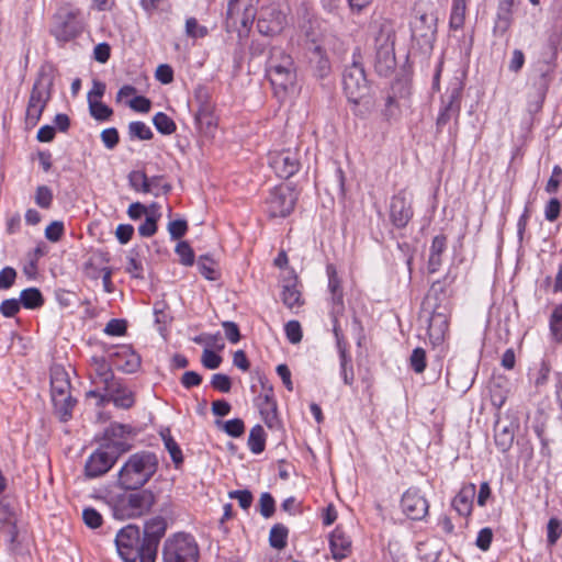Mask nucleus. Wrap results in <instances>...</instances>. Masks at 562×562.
I'll use <instances>...</instances> for the list:
<instances>
[{"instance_id":"nucleus-1","label":"nucleus","mask_w":562,"mask_h":562,"mask_svg":"<svg viewBox=\"0 0 562 562\" xmlns=\"http://www.w3.org/2000/svg\"><path fill=\"white\" fill-rule=\"evenodd\" d=\"M158 465V458L154 452L133 453L119 471L117 485L126 491L138 490L156 474Z\"/></svg>"},{"instance_id":"nucleus-2","label":"nucleus","mask_w":562,"mask_h":562,"mask_svg":"<svg viewBox=\"0 0 562 562\" xmlns=\"http://www.w3.org/2000/svg\"><path fill=\"white\" fill-rule=\"evenodd\" d=\"M267 76L276 93H286L296 83V68L291 55L281 47H272L267 61Z\"/></svg>"},{"instance_id":"nucleus-3","label":"nucleus","mask_w":562,"mask_h":562,"mask_svg":"<svg viewBox=\"0 0 562 562\" xmlns=\"http://www.w3.org/2000/svg\"><path fill=\"white\" fill-rule=\"evenodd\" d=\"M50 396L54 413L60 422H68L72 417L77 400L71 396L69 375L61 366L50 368Z\"/></svg>"},{"instance_id":"nucleus-4","label":"nucleus","mask_w":562,"mask_h":562,"mask_svg":"<svg viewBox=\"0 0 562 562\" xmlns=\"http://www.w3.org/2000/svg\"><path fill=\"white\" fill-rule=\"evenodd\" d=\"M162 562H199L200 547L188 532L169 536L162 546Z\"/></svg>"},{"instance_id":"nucleus-5","label":"nucleus","mask_w":562,"mask_h":562,"mask_svg":"<svg viewBox=\"0 0 562 562\" xmlns=\"http://www.w3.org/2000/svg\"><path fill=\"white\" fill-rule=\"evenodd\" d=\"M90 380L93 389L87 392V397H94L101 402L109 393H113L115 387L120 386L121 379L114 375L110 363L104 357L91 358Z\"/></svg>"},{"instance_id":"nucleus-6","label":"nucleus","mask_w":562,"mask_h":562,"mask_svg":"<svg viewBox=\"0 0 562 562\" xmlns=\"http://www.w3.org/2000/svg\"><path fill=\"white\" fill-rule=\"evenodd\" d=\"M53 79L45 75L40 74L36 78L27 101L25 112V125L32 128L37 125L42 114L52 98Z\"/></svg>"},{"instance_id":"nucleus-7","label":"nucleus","mask_w":562,"mask_h":562,"mask_svg":"<svg viewBox=\"0 0 562 562\" xmlns=\"http://www.w3.org/2000/svg\"><path fill=\"white\" fill-rule=\"evenodd\" d=\"M119 555L125 562H143L145 544L140 539L139 528L135 525L123 527L115 537Z\"/></svg>"},{"instance_id":"nucleus-8","label":"nucleus","mask_w":562,"mask_h":562,"mask_svg":"<svg viewBox=\"0 0 562 562\" xmlns=\"http://www.w3.org/2000/svg\"><path fill=\"white\" fill-rule=\"evenodd\" d=\"M297 193L286 184L276 186L265 200L266 212L270 217H286L296 204Z\"/></svg>"},{"instance_id":"nucleus-9","label":"nucleus","mask_w":562,"mask_h":562,"mask_svg":"<svg viewBox=\"0 0 562 562\" xmlns=\"http://www.w3.org/2000/svg\"><path fill=\"white\" fill-rule=\"evenodd\" d=\"M395 35L390 31L381 30L375 37V71L383 77L391 75L396 67Z\"/></svg>"},{"instance_id":"nucleus-10","label":"nucleus","mask_w":562,"mask_h":562,"mask_svg":"<svg viewBox=\"0 0 562 562\" xmlns=\"http://www.w3.org/2000/svg\"><path fill=\"white\" fill-rule=\"evenodd\" d=\"M167 520L161 516L153 517L145 522L143 537L145 552L143 557V562L156 561L158 547L161 538L165 536L167 531Z\"/></svg>"},{"instance_id":"nucleus-11","label":"nucleus","mask_w":562,"mask_h":562,"mask_svg":"<svg viewBox=\"0 0 562 562\" xmlns=\"http://www.w3.org/2000/svg\"><path fill=\"white\" fill-rule=\"evenodd\" d=\"M344 91L348 100L371 94V88L361 64L352 63L342 75Z\"/></svg>"},{"instance_id":"nucleus-12","label":"nucleus","mask_w":562,"mask_h":562,"mask_svg":"<svg viewBox=\"0 0 562 562\" xmlns=\"http://www.w3.org/2000/svg\"><path fill=\"white\" fill-rule=\"evenodd\" d=\"M155 503V495L148 490L131 493L119 501L115 507V514L122 512V517H139L149 512Z\"/></svg>"},{"instance_id":"nucleus-13","label":"nucleus","mask_w":562,"mask_h":562,"mask_svg":"<svg viewBox=\"0 0 562 562\" xmlns=\"http://www.w3.org/2000/svg\"><path fill=\"white\" fill-rule=\"evenodd\" d=\"M269 166L281 179L293 177L301 168L299 149L286 148L269 154Z\"/></svg>"},{"instance_id":"nucleus-14","label":"nucleus","mask_w":562,"mask_h":562,"mask_svg":"<svg viewBox=\"0 0 562 562\" xmlns=\"http://www.w3.org/2000/svg\"><path fill=\"white\" fill-rule=\"evenodd\" d=\"M390 221L398 229L405 228L414 216L412 195L406 189H401L390 201Z\"/></svg>"},{"instance_id":"nucleus-15","label":"nucleus","mask_w":562,"mask_h":562,"mask_svg":"<svg viewBox=\"0 0 562 562\" xmlns=\"http://www.w3.org/2000/svg\"><path fill=\"white\" fill-rule=\"evenodd\" d=\"M82 32V23L78 19V12L68 11L55 16L52 35L57 42L67 43L76 38Z\"/></svg>"},{"instance_id":"nucleus-16","label":"nucleus","mask_w":562,"mask_h":562,"mask_svg":"<svg viewBox=\"0 0 562 562\" xmlns=\"http://www.w3.org/2000/svg\"><path fill=\"white\" fill-rule=\"evenodd\" d=\"M136 434L130 425L112 423L104 430V440L108 447L114 448L117 452H126L132 449V440Z\"/></svg>"},{"instance_id":"nucleus-17","label":"nucleus","mask_w":562,"mask_h":562,"mask_svg":"<svg viewBox=\"0 0 562 562\" xmlns=\"http://www.w3.org/2000/svg\"><path fill=\"white\" fill-rule=\"evenodd\" d=\"M431 308V315L428 324V336L432 345H439L443 341L449 329V308L447 304H434L426 306Z\"/></svg>"},{"instance_id":"nucleus-18","label":"nucleus","mask_w":562,"mask_h":562,"mask_svg":"<svg viewBox=\"0 0 562 562\" xmlns=\"http://www.w3.org/2000/svg\"><path fill=\"white\" fill-rule=\"evenodd\" d=\"M286 25V14L278 7L262 8L257 21L258 31L267 36L280 34Z\"/></svg>"},{"instance_id":"nucleus-19","label":"nucleus","mask_w":562,"mask_h":562,"mask_svg":"<svg viewBox=\"0 0 562 562\" xmlns=\"http://www.w3.org/2000/svg\"><path fill=\"white\" fill-rule=\"evenodd\" d=\"M403 513L412 520H423L429 510L428 501L416 487H409L401 498Z\"/></svg>"},{"instance_id":"nucleus-20","label":"nucleus","mask_w":562,"mask_h":562,"mask_svg":"<svg viewBox=\"0 0 562 562\" xmlns=\"http://www.w3.org/2000/svg\"><path fill=\"white\" fill-rule=\"evenodd\" d=\"M412 38L420 46L431 47L436 34L435 19L426 12L418 13L411 23Z\"/></svg>"},{"instance_id":"nucleus-21","label":"nucleus","mask_w":562,"mask_h":562,"mask_svg":"<svg viewBox=\"0 0 562 562\" xmlns=\"http://www.w3.org/2000/svg\"><path fill=\"white\" fill-rule=\"evenodd\" d=\"M263 392L256 398V406L259 409L263 423L269 428H276L279 425L278 406L274 400L272 386H262Z\"/></svg>"},{"instance_id":"nucleus-22","label":"nucleus","mask_w":562,"mask_h":562,"mask_svg":"<svg viewBox=\"0 0 562 562\" xmlns=\"http://www.w3.org/2000/svg\"><path fill=\"white\" fill-rule=\"evenodd\" d=\"M116 461V457L103 449H97L87 459L85 464V474L89 479L104 475L109 472Z\"/></svg>"},{"instance_id":"nucleus-23","label":"nucleus","mask_w":562,"mask_h":562,"mask_svg":"<svg viewBox=\"0 0 562 562\" xmlns=\"http://www.w3.org/2000/svg\"><path fill=\"white\" fill-rule=\"evenodd\" d=\"M518 424L513 420L498 419L494 428L495 445L502 452H506L513 446Z\"/></svg>"},{"instance_id":"nucleus-24","label":"nucleus","mask_w":562,"mask_h":562,"mask_svg":"<svg viewBox=\"0 0 562 562\" xmlns=\"http://www.w3.org/2000/svg\"><path fill=\"white\" fill-rule=\"evenodd\" d=\"M476 486L474 483L463 485L452 499V507L462 517H469L473 510Z\"/></svg>"},{"instance_id":"nucleus-25","label":"nucleus","mask_w":562,"mask_h":562,"mask_svg":"<svg viewBox=\"0 0 562 562\" xmlns=\"http://www.w3.org/2000/svg\"><path fill=\"white\" fill-rule=\"evenodd\" d=\"M329 546L336 560L345 559L351 552V539L340 526H337L330 533Z\"/></svg>"},{"instance_id":"nucleus-26","label":"nucleus","mask_w":562,"mask_h":562,"mask_svg":"<svg viewBox=\"0 0 562 562\" xmlns=\"http://www.w3.org/2000/svg\"><path fill=\"white\" fill-rule=\"evenodd\" d=\"M109 402H112L116 407L128 409L134 405L135 398L133 392L122 381L113 393H109V396H105L101 402H97V406L102 407Z\"/></svg>"},{"instance_id":"nucleus-27","label":"nucleus","mask_w":562,"mask_h":562,"mask_svg":"<svg viewBox=\"0 0 562 562\" xmlns=\"http://www.w3.org/2000/svg\"><path fill=\"white\" fill-rule=\"evenodd\" d=\"M514 0H501L497 8V19L494 25V33L503 35L512 24V10Z\"/></svg>"},{"instance_id":"nucleus-28","label":"nucleus","mask_w":562,"mask_h":562,"mask_svg":"<svg viewBox=\"0 0 562 562\" xmlns=\"http://www.w3.org/2000/svg\"><path fill=\"white\" fill-rule=\"evenodd\" d=\"M199 108L195 112V121L196 123L203 127H212L215 126V116H214V105L207 100H202L201 97H198Z\"/></svg>"},{"instance_id":"nucleus-29","label":"nucleus","mask_w":562,"mask_h":562,"mask_svg":"<svg viewBox=\"0 0 562 562\" xmlns=\"http://www.w3.org/2000/svg\"><path fill=\"white\" fill-rule=\"evenodd\" d=\"M281 299L283 304L293 310L303 305L301 291L297 289L296 281L290 280L282 286Z\"/></svg>"},{"instance_id":"nucleus-30","label":"nucleus","mask_w":562,"mask_h":562,"mask_svg":"<svg viewBox=\"0 0 562 562\" xmlns=\"http://www.w3.org/2000/svg\"><path fill=\"white\" fill-rule=\"evenodd\" d=\"M352 104L351 112L360 119H367L374 110L375 102L372 94L348 100Z\"/></svg>"},{"instance_id":"nucleus-31","label":"nucleus","mask_w":562,"mask_h":562,"mask_svg":"<svg viewBox=\"0 0 562 562\" xmlns=\"http://www.w3.org/2000/svg\"><path fill=\"white\" fill-rule=\"evenodd\" d=\"M20 303L24 308L36 310L44 305V297L37 288H27L20 294Z\"/></svg>"},{"instance_id":"nucleus-32","label":"nucleus","mask_w":562,"mask_h":562,"mask_svg":"<svg viewBox=\"0 0 562 562\" xmlns=\"http://www.w3.org/2000/svg\"><path fill=\"white\" fill-rule=\"evenodd\" d=\"M311 61L315 64L317 75L321 78H324L329 74L330 61L322 46H314V48L312 49Z\"/></svg>"},{"instance_id":"nucleus-33","label":"nucleus","mask_w":562,"mask_h":562,"mask_svg":"<svg viewBox=\"0 0 562 562\" xmlns=\"http://www.w3.org/2000/svg\"><path fill=\"white\" fill-rule=\"evenodd\" d=\"M289 529L283 524H276L270 529L269 543L273 549L282 550L288 544Z\"/></svg>"},{"instance_id":"nucleus-34","label":"nucleus","mask_w":562,"mask_h":562,"mask_svg":"<svg viewBox=\"0 0 562 562\" xmlns=\"http://www.w3.org/2000/svg\"><path fill=\"white\" fill-rule=\"evenodd\" d=\"M248 448L255 453H261L266 448V432L261 425H255L249 432Z\"/></svg>"},{"instance_id":"nucleus-35","label":"nucleus","mask_w":562,"mask_h":562,"mask_svg":"<svg viewBox=\"0 0 562 562\" xmlns=\"http://www.w3.org/2000/svg\"><path fill=\"white\" fill-rule=\"evenodd\" d=\"M446 282L445 281H435L425 300L426 306H432L434 304H445L443 301L447 300L446 295Z\"/></svg>"},{"instance_id":"nucleus-36","label":"nucleus","mask_w":562,"mask_h":562,"mask_svg":"<svg viewBox=\"0 0 562 562\" xmlns=\"http://www.w3.org/2000/svg\"><path fill=\"white\" fill-rule=\"evenodd\" d=\"M165 448L169 452L172 462L177 469H179L183 463V456L182 451L179 447V445L176 442V440L170 435L169 430L165 434H161Z\"/></svg>"},{"instance_id":"nucleus-37","label":"nucleus","mask_w":562,"mask_h":562,"mask_svg":"<svg viewBox=\"0 0 562 562\" xmlns=\"http://www.w3.org/2000/svg\"><path fill=\"white\" fill-rule=\"evenodd\" d=\"M461 108L460 105H451L447 103H441V108L437 117V128H442L447 125L451 120H458L460 115Z\"/></svg>"},{"instance_id":"nucleus-38","label":"nucleus","mask_w":562,"mask_h":562,"mask_svg":"<svg viewBox=\"0 0 562 562\" xmlns=\"http://www.w3.org/2000/svg\"><path fill=\"white\" fill-rule=\"evenodd\" d=\"M128 137L130 139L149 140L154 137V134L148 125L142 121H134L128 124Z\"/></svg>"},{"instance_id":"nucleus-39","label":"nucleus","mask_w":562,"mask_h":562,"mask_svg":"<svg viewBox=\"0 0 562 562\" xmlns=\"http://www.w3.org/2000/svg\"><path fill=\"white\" fill-rule=\"evenodd\" d=\"M153 124L164 135H170L177 130L175 121L164 112H158L154 115Z\"/></svg>"},{"instance_id":"nucleus-40","label":"nucleus","mask_w":562,"mask_h":562,"mask_svg":"<svg viewBox=\"0 0 562 562\" xmlns=\"http://www.w3.org/2000/svg\"><path fill=\"white\" fill-rule=\"evenodd\" d=\"M462 91L463 86L459 80L451 82L441 97V103L461 106Z\"/></svg>"},{"instance_id":"nucleus-41","label":"nucleus","mask_w":562,"mask_h":562,"mask_svg":"<svg viewBox=\"0 0 562 562\" xmlns=\"http://www.w3.org/2000/svg\"><path fill=\"white\" fill-rule=\"evenodd\" d=\"M339 353V360H340V375L344 380V383L346 385H351L355 380V373L352 368V360L350 355L347 351H341Z\"/></svg>"},{"instance_id":"nucleus-42","label":"nucleus","mask_w":562,"mask_h":562,"mask_svg":"<svg viewBox=\"0 0 562 562\" xmlns=\"http://www.w3.org/2000/svg\"><path fill=\"white\" fill-rule=\"evenodd\" d=\"M184 32L188 37L193 40L204 38L209 35V29L200 24L193 16L186 20Z\"/></svg>"},{"instance_id":"nucleus-43","label":"nucleus","mask_w":562,"mask_h":562,"mask_svg":"<svg viewBox=\"0 0 562 562\" xmlns=\"http://www.w3.org/2000/svg\"><path fill=\"white\" fill-rule=\"evenodd\" d=\"M89 111L94 120L102 122L108 121L113 114V110L99 100L89 102Z\"/></svg>"},{"instance_id":"nucleus-44","label":"nucleus","mask_w":562,"mask_h":562,"mask_svg":"<svg viewBox=\"0 0 562 562\" xmlns=\"http://www.w3.org/2000/svg\"><path fill=\"white\" fill-rule=\"evenodd\" d=\"M550 331L557 341L562 340V304L554 307L549 319Z\"/></svg>"},{"instance_id":"nucleus-45","label":"nucleus","mask_w":562,"mask_h":562,"mask_svg":"<svg viewBox=\"0 0 562 562\" xmlns=\"http://www.w3.org/2000/svg\"><path fill=\"white\" fill-rule=\"evenodd\" d=\"M34 201L41 209H49L54 201V194L49 187L38 186L35 190Z\"/></svg>"},{"instance_id":"nucleus-46","label":"nucleus","mask_w":562,"mask_h":562,"mask_svg":"<svg viewBox=\"0 0 562 562\" xmlns=\"http://www.w3.org/2000/svg\"><path fill=\"white\" fill-rule=\"evenodd\" d=\"M113 356L117 358H126L125 366H123L122 369L128 373L136 371L140 364L139 357L127 348H123L121 351L115 352Z\"/></svg>"},{"instance_id":"nucleus-47","label":"nucleus","mask_w":562,"mask_h":562,"mask_svg":"<svg viewBox=\"0 0 562 562\" xmlns=\"http://www.w3.org/2000/svg\"><path fill=\"white\" fill-rule=\"evenodd\" d=\"M198 268L200 273L207 280L214 281L218 278V272L214 268V261L207 256L199 258Z\"/></svg>"},{"instance_id":"nucleus-48","label":"nucleus","mask_w":562,"mask_h":562,"mask_svg":"<svg viewBox=\"0 0 562 562\" xmlns=\"http://www.w3.org/2000/svg\"><path fill=\"white\" fill-rule=\"evenodd\" d=\"M409 364L416 373H423L427 366L426 351L420 347L415 348L409 357Z\"/></svg>"},{"instance_id":"nucleus-49","label":"nucleus","mask_w":562,"mask_h":562,"mask_svg":"<svg viewBox=\"0 0 562 562\" xmlns=\"http://www.w3.org/2000/svg\"><path fill=\"white\" fill-rule=\"evenodd\" d=\"M161 176H155L151 178L147 177L148 191H144V193H153L155 196H158L160 193H168L171 190V186L169 183L162 182Z\"/></svg>"},{"instance_id":"nucleus-50","label":"nucleus","mask_w":562,"mask_h":562,"mask_svg":"<svg viewBox=\"0 0 562 562\" xmlns=\"http://www.w3.org/2000/svg\"><path fill=\"white\" fill-rule=\"evenodd\" d=\"M562 535V524L561 520L552 517L549 519L547 525V541L550 546H553L557 543L559 538Z\"/></svg>"},{"instance_id":"nucleus-51","label":"nucleus","mask_w":562,"mask_h":562,"mask_svg":"<svg viewBox=\"0 0 562 562\" xmlns=\"http://www.w3.org/2000/svg\"><path fill=\"white\" fill-rule=\"evenodd\" d=\"M127 323L125 319L112 318L105 325L103 331L109 336L120 337L126 334Z\"/></svg>"},{"instance_id":"nucleus-52","label":"nucleus","mask_w":562,"mask_h":562,"mask_svg":"<svg viewBox=\"0 0 562 562\" xmlns=\"http://www.w3.org/2000/svg\"><path fill=\"white\" fill-rule=\"evenodd\" d=\"M259 510L265 518H270L276 512V502L272 495L265 492L260 495Z\"/></svg>"},{"instance_id":"nucleus-53","label":"nucleus","mask_w":562,"mask_h":562,"mask_svg":"<svg viewBox=\"0 0 562 562\" xmlns=\"http://www.w3.org/2000/svg\"><path fill=\"white\" fill-rule=\"evenodd\" d=\"M284 331L288 340L291 344H299L302 340L303 334H302V327L300 322L297 321H289L284 325Z\"/></svg>"},{"instance_id":"nucleus-54","label":"nucleus","mask_w":562,"mask_h":562,"mask_svg":"<svg viewBox=\"0 0 562 562\" xmlns=\"http://www.w3.org/2000/svg\"><path fill=\"white\" fill-rule=\"evenodd\" d=\"M65 234V225L61 221H54L45 228V237L52 243H57Z\"/></svg>"},{"instance_id":"nucleus-55","label":"nucleus","mask_w":562,"mask_h":562,"mask_svg":"<svg viewBox=\"0 0 562 562\" xmlns=\"http://www.w3.org/2000/svg\"><path fill=\"white\" fill-rule=\"evenodd\" d=\"M82 519L86 526L91 529L99 528L103 522L101 514L92 507H87L83 509Z\"/></svg>"},{"instance_id":"nucleus-56","label":"nucleus","mask_w":562,"mask_h":562,"mask_svg":"<svg viewBox=\"0 0 562 562\" xmlns=\"http://www.w3.org/2000/svg\"><path fill=\"white\" fill-rule=\"evenodd\" d=\"M176 254L180 258V262L184 266H192L194 262V252L187 241H180L176 247Z\"/></svg>"},{"instance_id":"nucleus-57","label":"nucleus","mask_w":562,"mask_h":562,"mask_svg":"<svg viewBox=\"0 0 562 562\" xmlns=\"http://www.w3.org/2000/svg\"><path fill=\"white\" fill-rule=\"evenodd\" d=\"M228 497L231 499H237L239 506L245 510H247L251 506L254 501V496L249 490L231 491L228 492Z\"/></svg>"},{"instance_id":"nucleus-58","label":"nucleus","mask_w":562,"mask_h":562,"mask_svg":"<svg viewBox=\"0 0 562 562\" xmlns=\"http://www.w3.org/2000/svg\"><path fill=\"white\" fill-rule=\"evenodd\" d=\"M211 385L218 392L228 393L232 389V380L224 373H215L211 379Z\"/></svg>"},{"instance_id":"nucleus-59","label":"nucleus","mask_w":562,"mask_h":562,"mask_svg":"<svg viewBox=\"0 0 562 562\" xmlns=\"http://www.w3.org/2000/svg\"><path fill=\"white\" fill-rule=\"evenodd\" d=\"M223 429L228 436L238 438L245 432V424L240 418H234L225 422Z\"/></svg>"},{"instance_id":"nucleus-60","label":"nucleus","mask_w":562,"mask_h":562,"mask_svg":"<svg viewBox=\"0 0 562 562\" xmlns=\"http://www.w3.org/2000/svg\"><path fill=\"white\" fill-rule=\"evenodd\" d=\"M222 360V357L215 353L213 350L209 348L203 350L201 362L204 368L209 370H215L221 366Z\"/></svg>"},{"instance_id":"nucleus-61","label":"nucleus","mask_w":562,"mask_h":562,"mask_svg":"<svg viewBox=\"0 0 562 562\" xmlns=\"http://www.w3.org/2000/svg\"><path fill=\"white\" fill-rule=\"evenodd\" d=\"M131 187L144 193V191H148L147 176L143 171H133L128 176Z\"/></svg>"},{"instance_id":"nucleus-62","label":"nucleus","mask_w":562,"mask_h":562,"mask_svg":"<svg viewBox=\"0 0 562 562\" xmlns=\"http://www.w3.org/2000/svg\"><path fill=\"white\" fill-rule=\"evenodd\" d=\"M158 215H147L144 223L138 227L142 237H151L157 232Z\"/></svg>"},{"instance_id":"nucleus-63","label":"nucleus","mask_w":562,"mask_h":562,"mask_svg":"<svg viewBox=\"0 0 562 562\" xmlns=\"http://www.w3.org/2000/svg\"><path fill=\"white\" fill-rule=\"evenodd\" d=\"M100 137L103 145L110 150L114 149L120 142V135L115 127H109L103 130L101 132Z\"/></svg>"},{"instance_id":"nucleus-64","label":"nucleus","mask_w":562,"mask_h":562,"mask_svg":"<svg viewBox=\"0 0 562 562\" xmlns=\"http://www.w3.org/2000/svg\"><path fill=\"white\" fill-rule=\"evenodd\" d=\"M188 231V224L184 220H175L169 222L168 232L171 239L177 240L186 235Z\"/></svg>"}]
</instances>
